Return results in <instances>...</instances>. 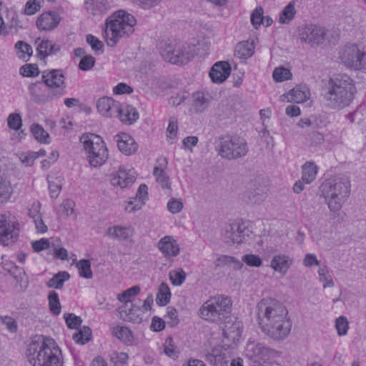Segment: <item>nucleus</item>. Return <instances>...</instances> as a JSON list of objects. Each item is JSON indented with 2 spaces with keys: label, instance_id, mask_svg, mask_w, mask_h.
Instances as JSON below:
<instances>
[{
  "label": "nucleus",
  "instance_id": "nucleus-25",
  "mask_svg": "<svg viewBox=\"0 0 366 366\" xmlns=\"http://www.w3.org/2000/svg\"><path fill=\"white\" fill-rule=\"evenodd\" d=\"M36 44H37V55L41 59H44L48 56L54 55L61 49L59 45L53 43L51 41L48 39L41 40L39 43L36 41Z\"/></svg>",
  "mask_w": 366,
  "mask_h": 366
},
{
  "label": "nucleus",
  "instance_id": "nucleus-15",
  "mask_svg": "<svg viewBox=\"0 0 366 366\" xmlns=\"http://www.w3.org/2000/svg\"><path fill=\"white\" fill-rule=\"evenodd\" d=\"M274 350L262 343L249 342L245 347V357L258 366H264L274 355Z\"/></svg>",
  "mask_w": 366,
  "mask_h": 366
},
{
  "label": "nucleus",
  "instance_id": "nucleus-4",
  "mask_svg": "<svg viewBox=\"0 0 366 366\" xmlns=\"http://www.w3.org/2000/svg\"><path fill=\"white\" fill-rule=\"evenodd\" d=\"M320 197H323L331 212H337L350 194V181L345 176H336L325 179L320 187Z\"/></svg>",
  "mask_w": 366,
  "mask_h": 366
},
{
  "label": "nucleus",
  "instance_id": "nucleus-9",
  "mask_svg": "<svg viewBox=\"0 0 366 366\" xmlns=\"http://www.w3.org/2000/svg\"><path fill=\"white\" fill-rule=\"evenodd\" d=\"M252 224L248 221H235L226 225L222 231L224 242L229 244H239L247 240L252 233Z\"/></svg>",
  "mask_w": 366,
  "mask_h": 366
},
{
  "label": "nucleus",
  "instance_id": "nucleus-5",
  "mask_svg": "<svg viewBox=\"0 0 366 366\" xmlns=\"http://www.w3.org/2000/svg\"><path fill=\"white\" fill-rule=\"evenodd\" d=\"M136 19L124 10L114 12L106 21L105 35L109 46H114L122 38L128 37L134 31Z\"/></svg>",
  "mask_w": 366,
  "mask_h": 366
},
{
  "label": "nucleus",
  "instance_id": "nucleus-14",
  "mask_svg": "<svg viewBox=\"0 0 366 366\" xmlns=\"http://www.w3.org/2000/svg\"><path fill=\"white\" fill-rule=\"evenodd\" d=\"M297 37L305 44L313 46L322 43L326 34L325 29L317 24H305L297 28Z\"/></svg>",
  "mask_w": 366,
  "mask_h": 366
},
{
  "label": "nucleus",
  "instance_id": "nucleus-7",
  "mask_svg": "<svg viewBox=\"0 0 366 366\" xmlns=\"http://www.w3.org/2000/svg\"><path fill=\"white\" fill-rule=\"evenodd\" d=\"M86 160L89 165L98 167L103 165L109 157L108 149L102 138L93 133L83 134L80 137Z\"/></svg>",
  "mask_w": 366,
  "mask_h": 366
},
{
  "label": "nucleus",
  "instance_id": "nucleus-43",
  "mask_svg": "<svg viewBox=\"0 0 366 366\" xmlns=\"http://www.w3.org/2000/svg\"><path fill=\"white\" fill-rule=\"evenodd\" d=\"M206 360L213 365H222L224 357L222 355L220 350L214 348L211 352L206 355Z\"/></svg>",
  "mask_w": 366,
  "mask_h": 366
},
{
  "label": "nucleus",
  "instance_id": "nucleus-22",
  "mask_svg": "<svg viewBox=\"0 0 366 366\" xmlns=\"http://www.w3.org/2000/svg\"><path fill=\"white\" fill-rule=\"evenodd\" d=\"M231 71L229 64L225 61L215 63L212 67L209 76L214 83H222L229 76Z\"/></svg>",
  "mask_w": 366,
  "mask_h": 366
},
{
  "label": "nucleus",
  "instance_id": "nucleus-40",
  "mask_svg": "<svg viewBox=\"0 0 366 366\" xmlns=\"http://www.w3.org/2000/svg\"><path fill=\"white\" fill-rule=\"evenodd\" d=\"M153 174L156 178L157 182H159L162 187L164 189H169L170 187L169 177L167 173L159 167L154 168Z\"/></svg>",
  "mask_w": 366,
  "mask_h": 366
},
{
  "label": "nucleus",
  "instance_id": "nucleus-53",
  "mask_svg": "<svg viewBox=\"0 0 366 366\" xmlns=\"http://www.w3.org/2000/svg\"><path fill=\"white\" fill-rule=\"evenodd\" d=\"M20 74L24 76H36L39 71L36 64H28L22 66L19 70Z\"/></svg>",
  "mask_w": 366,
  "mask_h": 366
},
{
  "label": "nucleus",
  "instance_id": "nucleus-55",
  "mask_svg": "<svg viewBox=\"0 0 366 366\" xmlns=\"http://www.w3.org/2000/svg\"><path fill=\"white\" fill-rule=\"evenodd\" d=\"M7 122L10 129L16 131L21 128L22 120L20 114L17 113H12L9 115Z\"/></svg>",
  "mask_w": 366,
  "mask_h": 366
},
{
  "label": "nucleus",
  "instance_id": "nucleus-16",
  "mask_svg": "<svg viewBox=\"0 0 366 366\" xmlns=\"http://www.w3.org/2000/svg\"><path fill=\"white\" fill-rule=\"evenodd\" d=\"M135 172L133 169L120 167L117 171L110 175V182L112 186L125 189L131 187L135 182Z\"/></svg>",
  "mask_w": 366,
  "mask_h": 366
},
{
  "label": "nucleus",
  "instance_id": "nucleus-34",
  "mask_svg": "<svg viewBox=\"0 0 366 366\" xmlns=\"http://www.w3.org/2000/svg\"><path fill=\"white\" fill-rule=\"evenodd\" d=\"M295 1H290L280 14L279 22L289 24L295 17Z\"/></svg>",
  "mask_w": 366,
  "mask_h": 366
},
{
  "label": "nucleus",
  "instance_id": "nucleus-57",
  "mask_svg": "<svg viewBox=\"0 0 366 366\" xmlns=\"http://www.w3.org/2000/svg\"><path fill=\"white\" fill-rule=\"evenodd\" d=\"M66 325L70 329H76L80 326L82 320L80 317L74 314H64V315Z\"/></svg>",
  "mask_w": 366,
  "mask_h": 366
},
{
  "label": "nucleus",
  "instance_id": "nucleus-3",
  "mask_svg": "<svg viewBox=\"0 0 366 366\" xmlns=\"http://www.w3.org/2000/svg\"><path fill=\"white\" fill-rule=\"evenodd\" d=\"M33 366H62L61 351L56 342L49 337H40L32 340L26 352Z\"/></svg>",
  "mask_w": 366,
  "mask_h": 366
},
{
  "label": "nucleus",
  "instance_id": "nucleus-31",
  "mask_svg": "<svg viewBox=\"0 0 366 366\" xmlns=\"http://www.w3.org/2000/svg\"><path fill=\"white\" fill-rule=\"evenodd\" d=\"M158 248L161 252H179L180 248L177 241L171 236H165L158 242Z\"/></svg>",
  "mask_w": 366,
  "mask_h": 366
},
{
  "label": "nucleus",
  "instance_id": "nucleus-48",
  "mask_svg": "<svg viewBox=\"0 0 366 366\" xmlns=\"http://www.w3.org/2000/svg\"><path fill=\"white\" fill-rule=\"evenodd\" d=\"M169 278L174 285L179 286L184 282L186 273L182 269H177L170 272Z\"/></svg>",
  "mask_w": 366,
  "mask_h": 366
},
{
  "label": "nucleus",
  "instance_id": "nucleus-21",
  "mask_svg": "<svg viewBox=\"0 0 366 366\" xmlns=\"http://www.w3.org/2000/svg\"><path fill=\"white\" fill-rule=\"evenodd\" d=\"M119 149L126 155L134 154L138 149V144L129 134L122 133L115 137Z\"/></svg>",
  "mask_w": 366,
  "mask_h": 366
},
{
  "label": "nucleus",
  "instance_id": "nucleus-61",
  "mask_svg": "<svg viewBox=\"0 0 366 366\" xmlns=\"http://www.w3.org/2000/svg\"><path fill=\"white\" fill-rule=\"evenodd\" d=\"M95 58L91 55L84 56L79 63V68L82 71L90 70L94 65Z\"/></svg>",
  "mask_w": 366,
  "mask_h": 366
},
{
  "label": "nucleus",
  "instance_id": "nucleus-42",
  "mask_svg": "<svg viewBox=\"0 0 366 366\" xmlns=\"http://www.w3.org/2000/svg\"><path fill=\"white\" fill-rule=\"evenodd\" d=\"M217 267L229 266L234 269L239 268L241 262L234 257L228 255H222L216 261Z\"/></svg>",
  "mask_w": 366,
  "mask_h": 366
},
{
  "label": "nucleus",
  "instance_id": "nucleus-59",
  "mask_svg": "<svg viewBox=\"0 0 366 366\" xmlns=\"http://www.w3.org/2000/svg\"><path fill=\"white\" fill-rule=\"evenodd\" d=\"M263 9L262 7H257L251 14V23L254 28H257L263 21Z\"/></svg>",
  "mask_w": 366,
  "mask_h": 366
},
{
  "label": "nucleus",
  "instance_id": "nucleus-11",
  "mask_svg": "<svg viewBox=\"0 0 366 366\" xmlns=\"http://www.w3.org/2000/svg\"><path fill=\"white\" fill-rule=\"evenodd\" d=\"M42 80L47 86L54 89L49 92L45 101L51 102L65 94V77L61 70L44 71L42 72Z\"/></svg>",
  "mask_w": 366,
  "mask_h": 366
},
{
  "label": "nucleus",
  "instance_id": "nucleus-17",
  "mask_svg": "<svg viewBox=\"0 0 366 366\" xmlns=\"http://www.w3.org/2000/svg\"><path fill=\"white\" fill-rule=\"evenodd\" d=\"M135 302H128L119 308V317L124 321L138 323L142 321L140 317V304L139 299L134 300Z\"/></svg>",
  "mask_w": 366,
  "mask_h": 366
},
{
  "label": "nucleus",
  "instance_id": "nucleus-54",
  "mask_svg": "<svg viewBox=\"0 0 366 366\" xmlns=\"http://www.w3.org/2000/svg\"><path fill=\"white\" fill-rule=\"evenodd\" d=\"M19 21L16 19L14 17H12L11 24H6L2 18V16L0 15V34L1 35H6L9 32L8 30V28L10 29H15L19 26Z\"/></svg>",
  "mask_w": 366,
  "mask_h": 366
},
{
  "label": "nucleus",
  "instance_id": "nucleus-37",
  "mask_svg": "<svg viewBox=\"0 0 366 366\" xmlns=\"http://www.w3.org/2000/svg\"><path fill=\"white\" fill-rule=\"evenodd\" d=\"M170 290L166 283H162L159 288L156 302L160 306L166 305L170 300Z\"/></svg>",
  "mask_w": 366,
  "mask_h": 366
},
{
  "label": "nucleus",
  "instance_id": "nucleus-33",
  "mask_svg": "<svg viewBox=\"0 0 366 366\" xmlns=\"http://www.w3.org/2000/svg\"><path fill=\"white\" fill-rule=\"evenodd\" d=\"M113 335L127 344H131L133 340L132 331L124 326H117L113 328Z\"/></svg>",
  "mask_w": 366,
  "mask_h": 366
},
{
  "label": "nucleus",
  "instance_id": "nucleus-52",
  "mask_svg": "<svg viewBox=\"0 0 366 366\" xmlns=\"http://www.w3.org/2000/svg\"><path fill=\"white\" fill-rule=\"evenodd\" d=\"M41 7V0H29L25 4L24 14L26 15H33L39 11Z\"/></svg>",
  "mask_w": 366,
  "mask_h": 366
},
{
  "label": "nucleus",
  "instance_id": "nucleus-12",
  "mask_svg": "<svg viewBox=\"0 0 366 366\" xmlns=\"http://www.w3.org/2000/svg\"><path fill=\"white\" fill-rule=\"evenodd\" d=\"M162 58L174 64H184L189 61L194 56V52L187 45L173 46L164 43L161 46Z\"/></svg>",
  "mask_w": 366,
  "mask_h": 366
},
{
  "label": "nucleus",
  "instance_id": "nucleus-8",
  "mask_svg": "<svg viewBox=\"0 0 366 366\" xmlns=\"http://www.w3.org/2000/svg\"><path fill=\"white\" fill-rule=\"evenodd\" d=\"M216 150L222 158L232 160L244 157L248 152V147L241 137L224 136L219 139Z\"/></svg>",
  "mask_w": 366,
  "mask_h": 366
},
{
  "label": "nucleus",
  "instance_id": "nucleus-56",
  "mask_svg": "<svg viewBox=\"0 0 366 366\" xmlns=\"http://www.w3.org/2000/svg\"><path fill=\"white\" fill-rule=\"evenodd\" d=\"M247 197L252 203L259 204L264 201L265 193L260 189H257L255 191L249 190Z\"/></svg>",
  "mask_w": 366,
  "mask_h": 366
},
{
  "label": "nucleus",
  "instance_id": "nucleus-49",
  "mask_svg": "<svg viewBox=\"0 0 366 366\" xmlns=\"http://www.w3.org/2000/svg\"><path fill=\"white\" fill-rule=\"evenodd\" d=\"M31 132L35 139L41 142H46V139L49 137L48 132L39 124L32 125Z\"/></svg>",
  "mask_w": 366,
  "mask_h": 366
},
{
  "label": "nucleus",
  "instance_id": "nucleus-62",
  "mask_svg": "<svg viewBox=\"0 0 366 366\" xmlns=\"http://www.w3.org/2000/svg\"><path fill=\"white\" fill-rule=\"evenodd\" d=\"M40 86L41 83L37 81L36 83L31 84L28 87L29 93L31 97V99L37 103L42 102V99L38 94L41 89Z\"/></svg>",
  "mask_w": 366,
  "mask_h": 366
},
{
  "label": "nucleus",
  "instance_id": "nucleus-64",
  "mask_svg": "<svg viewBox=\"0 0 366 366\" xmlns=\"http://www.w3.org/2000/svg\"><path fill=\"white\" fill-rule=\"evenodd\" d=\"M86 40L95 52L99 51H103V43L98 38L92 34H88L86 36Z\"/></svg>",
  "mask_w": 366,
  "mask_h": 366
},
{
  "label": "nucleus",
  "instance_id": "nucleus-35",
  "mask_svg": "<svg viewBox=\"0 0 366 366\" xmlns=\"http://www.w3.org/2000/svg\"><path fill=\"white\" fill-rule=\"evenodd\" d=\"M139 292L140 288L139 286H133L119 294L117 295V300L123 303V305L128 304V302H135L134 300H132V298L137 295Z\"/></svg>",
  "mask_w": 366,
  "mask_h": 366
},
{
  "label": "nucleus",
  "instance_id": "nucleus-36",
  "mask_svg": "<svg viewBox=\"0 0 366 366\" xmlns=\"http://www.w3.org/2000/svg\"><path fill=\"white\" fill-rule=\"evenodd\" d=\"M91 337V329L89 327L84 326L73 335V340L77 344L84 345L90 340Z\"/></svg>",
  "mask_w": 366,
  "mask_h": 366
},
{
  "label": "nucleus",
  "instance_id": "nucleus-51",
  "mask_svg": "<svg viewBox=\"0 0 366 366\" xmlns=\"http://www.w3.org/2000/svg\"><path fill=\"white\" fill-rule=\"evenodd\" d=\"M164 353L169 357L175 359L177 358L179 351L173 344V340L171 337L167 338L164 344Z\"/></svg>",
  "mask_w": 366,
  "mask_h": 366
},
{
  "label": "nucleus",
  "instance_id": "nucleus-18",
  "mask_svg": "<svg viewBox=\"0 0 366 366\" xmlns=\"http://www.w3.org/2000/svg\"><path fill=\"white\" fill-rule=\"evenodd\" d=\"M61 21V17L59 13L49 11L39 16L36 25L40 31H52L58 26Z\"/></svg>",
  "mask_w": 366,
  "mask_h": 366
},
{
  "label": "nucleus",
  "instance_id": "nucleus-19",
  "mask_svg": "<svg viewBox=\"0 0 366 366\" xmlns=\"http://www.w3.org/2000/svg\"><path fill=\"white\" fill-rule=\"evenodd\" d=\"M228 320H224L223 334L225 338L232 342L238 341L242 333V322L236 317L229 315Z\"/></svg>",
  "mask_w": 366,
  "mask_h": 366
},
{
  "label": "nucleus",
  "instance_id": "nucleus-13",
  "mask_svg": "<svg viewBox=\"0 0 366 366\" xmlns=\"http://www.w3.org/2000/svg\"><path fill=\"white\" fill-rule=\"evenodd\" d=\"M340 59L346 66L355 70L362 69L366 66V53L356 44L345 46L340 54Z\"/></svg>",
  "mask_w": 366,
  "mask_h": 366
},
{
  "label": "nucleus",
  "instance_id": "nucleus-6",
  "mask_svg": "<svg viewBox=\"0 0 366 366\" xmlns=\"http://www.w3.org/2000/svg\"><path fill=\"white\" fill-rule=\"evenodd\" d=\"M232 300L224 296H216L206 301L199 308L198 315L204 320L221 323L227 320L232 310Z\"/></svg>",
  "mask_w": 366,
  "mask_h": 366
},
{
  "label": "nucleus",
  "instance_id": "nucleus-20",
  "mask_svg": "<svg viewBox=\"0 0 366 366\" xmlns=\"http://www.w3.org/2000/svg\"><path fill=\"white\" fill-rule=\"evenodd\" d=\"M134 233V229L132 226L114 225L107 229V236L113 239L121 242H130Z\"/></svg>",
  "mask_w": 366,
  "mask_h": 366
},
{
  "label": "nucleus",
  "instance_id": "nucleus-39",
  "mask_svg": "<svg viewBox=\"0 0 366 366\" xmlns=\"http://www.w3.org/2000/svg\"><path fill=\"white\" fill-rule=\"evenodd\" d=\"M79 276L86 279H91L93 273L91 269V263L89 259H81L76 263Z\"/></svg>",
  "mask_w": 366,
  "mask_h": 366
},
{
  "label": "nucleus",
  "instance_id": "nucleus-50",
  "mask_svg": "<svg viewBox=\"0 0 366 366\" xmlns=\"http://www.w3.org/2000/svg\"><path fill=\"white\" fill-rule=\"evenodd\" d=\"M1 259L2 267L4 269V270L7 271L8 272L12 273L14 270H16L17 269V267L15 264V259L14 255H9L7 254H3L1 257Z\"/></svg>",
  "mask_w": 366,
  "mask_h": 366
},
{
  "label": "nucleus",
  "instance_id": "nucleus-28",
  "mask_svg": "<svg viewBox=\"0 0 366 366\" xmlns=\"http://www.w3.org/2000/svg\"><path fill=\"white\" fill-rule=\"evenodd\" d=\"M192 98V107L197 113L204 112L209 104L210 101L208 95H206L204 92H195L193 94Z\"/></svg>",
  "mask_w": 366,
  "mask_h": 366
},
{
  "label": "nucleus",
  "instance_id": "nucleus-30",
  "mask_svg": "<svg viewBox=\"0 0 366 366\" xmlns=\"http://www.w3.org/2000/svg\"><path fill=\"white\" fill-rule=\"evenodd\" d=\"M290 264V258L285 254L275 255L272 262V267L277 272L285 273Z\"/></svg>",
  "mask_w": 366,
  "mask_h": 366
},
{
  "label": "nucleus",
  "instance_id": "nucleus-38",
  "mask_svg": "<svg viewBox=\"0 0 366 366\" xmlns=\"http://www.w3.org/2000/svg\"><path fill=\"white\" fill-rule=\"evenodd\" d=\"M15 49L17 51L19 57L25 61L29 60V58L31 56L33 52L31 46L22 41H19L16 43Z\"/></svg>",
  "mask_w": 366,
  "mask_h": 366
},
{
  "label": "nucleus",
  "instance_id": "nucleus-1",
  "mask_svg": "<svg viewBox=\"0 0 366 366\" xmlns=\"http://www.w3.org/2000/svg\"><path fill=\"white\" fill-rule=\"evenodd\" d=\"M257 315L262 331L269 338L282 341L289 336L292 321L287 308L278 300L262 299L257 305Z\"/></svg>",
  "mask_w": 366,
  "mask_h": 366
},
{
  "label": "nucleus",
  "instance_id": "nucleus-23",
  "mask_svg": "<svg viewBox=\"0 0 366 366\" xmlns=\"http://www.w3.org/2000/svg\"><path fill=\"white\" fill-rule=\"evenodd\" d=\"M119 103L116 102L112 98L104 97L99 98L97 103L98 111L104 116L112 117L115 116L118 111Z\"/></svg>",
  "mask_w": 366,
  "mask_h": 366
},
{
  "label": "nucleus",
  "instance_id": "nucleus-47",
  "mask_svg": "<svg viewBox=\"0 0 366 366\" xmlns=\"http://www.w3.org/2000/svg\"><path fill=\"white\" fill-rule=\"evenodd\" d=\"M335 328L339 336H344L349 330V322L345 316H340L335 320Z\"/></svg>",
  "mask_w": 366,
  "mask_h": 366
},
{
  "label": "nucleus",
  "instance_id": "nucleus-44",
  "mask_svg": "<svg viewBox=\"0 0 366 366\" xmlns=\"http://www.w3.org/2000/svg\"><path fill=\"white\" fill-rule=\"evenodd\" d=\"M273 79L277 82H282L292 77V73L288 69L284 67L275 68L272 74Z\"/></svg>",
  "mask_w": 366,
  "mask_h": 366
},
{
  "label": "nucleus",
  "instance_id": "nucleus-41",
  "mask_svg": "<svg viewBox=\"0 0 366 366\" xmlns=\"http://www.w3.org/2000/svg\"><path fill=\"white\" fill-rule=\"evenodd\" d=\"M49 306L51 312L59 315L61 312V305L59 295L55 291H50L48 296Z\"/></svg>",
  "mask_w": 366,
  "mask_h": 366
},
{
  "label": "nucleus",
  "instance_id": "nucleus-27",
  "mask_svg": "<svg viewBox=\"0 0 366 366\" xmlns=\"http://www.w3.org/2000/svg\"><path fill=\"white\" fill-rule=\"evenodd\" d=\"M310 90L306 88H294L287 94V99L289 102L302 103L307 101L310 97Z\"/></svg>",
  "mask_w": 366,
  "mask_h": 366
},
{
  "label": "nucleus",
  "instance_id": "nucleus-2",
  "mask_svg": "<svg viewBox=\"0 0 366 366\" xmlns=\"http://www.w3.org/2000/svg\"><path fill=\"white\" fill-rule=\"evenodd\" d=\"M356 92L354 81L348 75L337 74L325 83L322 96L327 107L340 110L352 103Z\"/></svg>",
  "mask_w": 366,
  "mask_h": 366
},
{
  "label": "nucleus",
  "instance_id": "nucleus-45",
  "mask_svg": "<svg viewBox=\"0 0 366 366\" xmlns=\"http://www.w3.org/2000/svg\"><path fill=\"white\" fill-rule=\"evenodd\" d=\"M63 179L61 177L49 179V189L51 198H56L61 189Z\"/></svg>",
  "mask_w": 366,
  "mask_h": 366
},
{
  "label": "nucleus",
  "instance_id": "nucleus-32",
  "mask_svg": "<svg viewBox=\"0 0 366 366\" xmlns=\"http://www.w3.org/2000/svg\"><path fill=\"white\" fill-rule=\"evenodd\" d=\"M70 277L67 272H59L54 274L47 282V287L49 288L61 289L64 283Z\"/></svg>",
  "mask_w": 366,
  "mask_h": 366
},
{
  "label": "nucleus",
  "instance_id": "nucleus-46",
  "mask_svg": "<svg viewBox=\"0 0 366 366\" xmlns=\"http://www.w3.org/2000/svg\"><path fill=\"white\" fill-rule=\"evenodd\" d=\"M319 280L322 282L324 288L332 287L335 284L326 267H320L318 270Z\"/></svg>",
  "mask_w": 366,
  "mask_h": 366
},
{
  "label": "nucleus",
  "instance_id": "nucleus-58",
  "mask_svg": "<svg viewBox=\"0 0 366 366\" xmlns=\"http://www.w3.org/2000/svg\"><path fill=\"white\" fill-rule=\"evenodd\" d=\"M183 207L184 204L181 199L172 198L167 203V209L172 214L180 212Z\"/></svg>",
  "mask_w": 366,
  "mask_h": 366
},
{
  "label": "nucleus",
  "instance_id": "nucleus-10",
  "mask_svg": "<svg viewBox=\"0 0 366 366\" xmlns=\"http://www.w3.org/2000/svg\"><path fill=\"white\" fill-rule=\"evenodd\" d=\"M20 226L16 217L10 212L0 215V244L9 246L15 242L19 236Z\"/></svg>",
  "mask_w": 366,
  "mask_h": 366
},
{
  "label": "nucleus",
  "instance_id": "nucleus-29",
  "mask_svg": "<svg viewBox=\"0 0 366 366\" xmlns=\"http://www.w3.org/2000/svg\"><path fill=\"white\" fill-rule=\"evenodd\" d=\"M254 49L252 43L248 41L239 42L236 45L234 56L239 59H247L252 56Z\"/></svg>",
  "mask_w": 366,
  "mask_h": 366
},
{
  "label": "nucleus",
  "instance_id": "nucleus-24",
  "mask_svg": "<svg viewBox=\"0 0 366 366\" xmlns=\"http://www.w3.org/2000/svg\"><path fill=\"white\" fill-rule=\"evenodd\" d=\"M120 121L126 124H132L139 119V112L136 108L130 105L118 106V111L115 114Z\"/></svg>",
  "mask_w": 366,
  "mask_h": 366
},
{
  "label": "nucleus",
  "instance_id": "nucleus-60",
  "mask_svg": "<svg viewBox=\"0 0 366 366\" xmlns=\"http://www.w3.org/2000/svg\"><path fill=\"white\" fill-rule=\"evenodd\" d=\"M144 204V202L131 198L128 202H126L124 209L129 213L134 212L140 209Z\"/></svg>",
  "mask_w": 366,
  "mask_h": 366
},
{
  "label": "nucleus",
  "instance_id": "nucleus-63",
  "mask_svg": "<svg viewBox=\"0 0 366 366\" xmlns=\"http://www.w3.org/2000/svg\"><path fill=\"white\" fill-rule=\"evenodd\" d=\"M19 159L20 162L26 167L31 166L35 159H36V155L32 153V152H22L19 154Z\"/></svg>",
  "mask_w": 366,
  "mask_h": 366
},
{
  "label": "nucleus",
  "instance_id": "nucleus-26",
  "mask_svg": "<svg viewBox=\"0 0 366 366\" xmlns=\"http://www.w3.org/2000/svg\"><path fill=\"white\" fill-rule=\"evenodd\" d=\"M318 167L314 162H307L302 166V178L305 183L309 184L316 178Z\"/></svg>",
  "mask_w": 366,
  "mask_h": 366
}]
</instances>
